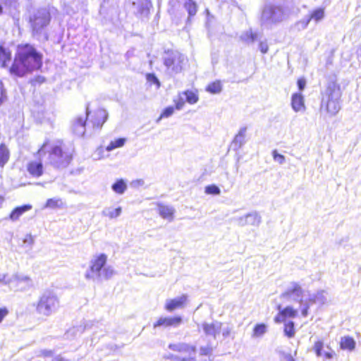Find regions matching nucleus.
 Segmentation results:
<instances>
[{
    "mask_svg": "<svg viewBox=\"0 0 361 361\" xmlns=\"http://www.w3.org/2000/svg\"><path fill=\"white\" fill-rule=\"evenodd\" d=\"M51 16L49 11L46 8H41L34 11L29 17L32 35L38 39L48 40L47 27L49 25Z\"/></svg>",
    "mask_w": 361,
    "mask_h": 361,
    "instance_id": "obj_5",
    "label": "nucleus"
},
{
    "mask_svg": "<svg viewBox=\"0 0 361 361\" xmlns=\"http://www.w3.org/2000/svg\"><path fill=\"white\" fill-rule=\"evenodd\" d=\"M356 343L353 338L350 336L341 337L340 347L342 350L353 351L355 348Z\"/></svg>",
    "mask_w": 361,
    "mask_h": 361,
    "instance_id": "obj_22",
    "label": "nucleus"
},
{
    "mask_svg": "<svg viewBox=\"0 0 361 361\" xmlns=\"http://www.w3.org/2000/svg\"><path fill=\"white\" fill-rule=\"evenodd\" d=\"M266 331L267 326L265 324H257L253 329L252 337H261L266 333Z\"/></svg>",
    "mask_w": 361,
    "mask_h": 361,
    "instance_id": "obj_35",
    "label": "nucleus"
},
{
    "mask_svg": "<svg viewBox=\"0 0 361 361\" xmlns=\"http://www.w3.org/2000/svg\"><path fill=\"white\" fill-rule=\"evenodd\" d=\"M158 211L159 215L162 218L169 219L170 221L173 220L175 209L172 207L164 204H159Z\"/></svg>",
    "mask_w": 361,
    "mask_h": 361,
    "instance_id": "obj_20",
    "label": "nucleus"
},
{
    "mask_svg": "<svg viewBox=\"0 0 361 361\" xmlns=\"http://www.w3.org/2000/svg\"><path fill=\"white\" fill-rule=\"evenodd\" d=\"M54 361H70V360L66 359L65 357H63L61 355H57L54 358Z\"/></svg>",
    "mask_w": 361,
    "mask_h": 361,
    "instance_id": "obj_61",
    "label": "nucleus"
},
{
    "mask_svg": "<svg viewBox=\"0 0 361 361\" xmlns=\"http://www.w3.org/2000/svg\"><path fill=\"white\" fill-rule=\"evenodd\" d=\"M176 103V109L178 110L182 109L185 104V98L183 97L182 93L179 94V97L178 99L174 100Z\"/></svg>",
    "mask_w": 361,
    "mask_h": 361,
    "instance_id": "obj_47",
    "label": "nucleus"
},
{
    "mask_svg": "<svg viewBox=\"0 0 361 361\" xmlns=\"http://www.w3.org/2000/svg\"><path fill=\"white\" fill-rule=\"evenodd\" d=\"M182 95L185 98V100L191 104H195L198 101L197 95L190 90L183 92Z\"/></svg>",
    "mask_w": 361,
    "mask_h": 361,
    "instance_id": "obj_33",
    "label": "nucleus"
},
{
    "mask_svg": "<svg viewBox=\"0 0 361 361\" xmlns=\"http://www.w3.org/2000/svg\"><path fill=\"white\" fill-rule=\"evenodd\" d=\"M47 142L44 143L43 145L40 147V149L37 151V154L38 156H41L42 153H44V150L46 147Z\"/></svg>",
    "mask_w": 361,
    "mask_h": 361,
    "instance_id": "obj_59",
    "label": "nucleus"
},
{
    "mask_svg": "<svg viewBox=\"0 0 361 361\" xmlns=\"http://www.w3.org/2000/svg\"><path fill=\"white\" fill-rule=\"evenodd\" d=\"M187 300V295H183L180 297L167 300L165 305V308L169 312H172L176 309L180 308L183 306Z\"/></svg>",
    "mask_w": 361,
    "mask_h": 361,
    "instance_id": "obj_16",
    "label": "nucleus"
},
{
    "mask_svg": "<svg viewBox=\"0 0 361 361\" xmlns=\"http://www.w3.org/2000/svg\"><path fill=\"white\" fill-rule=\"evenodd\" d=\"M23 243L32 247L35 243V239L31 234H27L23 239Z\"/></svg>",
    "mask_w": 361,
    "mask_h": 361,
    "instance_id": "obj_52",
    "label": "nucleus"
},
{
    "mask_svg": "<svg viewBox=\"0 0 361 361\" xmlns=\"http://www.w3.org/2000/svg\"><path fill=\"white\" fill-rule=\"evenodd\" d=\"M169 358L174 360V361H196L195 359L193 357H180L177 355H169Z\"/></svg>",
    "mask_w": 361,
    "mask_h": 361,
    "instance_id": "obj_45",
    "label": "nucleus"
},
{
    "mask_svg": "<svg viewBox=\"0 0 361 361\" xmlns=\"http://www.w3.org/2000/svg\"><path fill=\"white\" fill-rule=\"evenodd\" d=\"M89 104L86 106L85 116H79L76 118L72 123L73 132L78 136H83L85 133V124L87 116L90 114Z\"/></svg>",
    "mask_w": 361,
    "mask_h": 361,
    "instance_id": "obj_12",
    "label": "nucleus"
},
{
    "mask_svg": "<svg viewBox=\"0 0 361 361\" xmlns=\"http://www.w3.org/2000/svg\"><path fill=\"white\" fill-rule=\"evenodd\" d=\"M221 332H222V336L224 338H226L228 337H231L232 339H234L235 338V333L233 331V326L231 325H226V326L221 327Z\"/></svg>",
    "mask_w": 361,
    "mask_h": 361,
    "instance_id": "obj_37",
    "label": "nucleus"
},
{
    "mask_svg": "<svg viewBox=\"0 0 361 361\" xmlns=\"http://www.w3.org/2000/svg\"><path fill=\"white\" fill-rule=\"evenodd\" d=\"M310 302L313 303H319L321 305H324L327 301V298L326 296V293L324 290H320L317 293V294L310 296L309 299Z\"/></svg>",
    "mask_w": 361,
    "mask_h": 361,
    "instance_id": "obj_29",
    "label": "nucleus"
},
{
    "mask_svg": "<svg viewBox=\"0 0 361 361\" xmlns=\"http://www.w3.org/2000/svg\"><path fill=\"white\" fill-rule=\"evenodd\" d=\"M298 89L302 91L305 89L306 85V80L304 78H300L297 82Z\"/></svg>",
    "mask_w": 361,
    "mask_h": 361,
    "instance_id": "obj_55",
    "label": "nucleus"
},
{
    "mask_svg": "<svg viewBox=\"0 0 361 361\" xmlns=\"http://www.w3.org/2000/svg\"><path fill=\"white\" fill-rule=\"evenodd\" d=\"M59 300L56 294L50 290L44 291L39 298L36 311L38 314L49 317L56 312Z\"/></svg>",
    "mask_w": 361,
    "mask_h": 361,
    "instance_id": "obj_6",
    "label": "nucleus"
},
{
    "mask_svg": "<svg viewBox=\"0 0 361 361\" xmlns=\"http://www.w3.org/2000/svg\"><path fill=\"white\" fill-rule=\"evenodd\" d=\"M310 20H314L316 23L320 22L325 16L324 8H318L313 10L309 15H307Z\"/></svg>",
    "mask_w": 361,
    "mask_h": 361,
    "instance_id": "obj_25",
    "label": "nucleus"
},
{
    "mask_svg": "<svg viewBox=\"0 0 361 361\" xmlns=\"http://www.w3.org/2000/svg\"><path fill=\"white\" fill-rule=\"evenodd\" d=\"M71 154L60 145L51 147L49 154V160L51 165L56 168H66L71 163Z\"/></svg>",
    "mask_w": 361,
    "mask_h": 361,
    "instance_id": "obj_7",
    "label": "nucleus"
},
{
    "mask_svg": "<svg viewBox=\"0 0 361 361\" xmlns=\"http://www.w3.org/2000/svg\"><path fill=\"white\" fill-rule=\"evenodd\" d=\"M11 61V53L0 46V66L6 67L7 62Z\"/></svg>",
    "mask_w": 361,
    "mask_h": 361,
    "instance_id": "obj_30",
    "label": "nucleus"
},
{
    "mask_svg": "<svg viewBox=\"0 0 361 361\" xmlns=\"http://www.w3.org/2000/svg\"><path fill=\"white\" fill-rule=\"evenodd\" d=\"M185 58L177 51L166 53L164 56V64L170 75H176L181 72Z\"/></svg>",
    "mask_w": 361,
    "mask_h": 361,
    "instance_id": "obj_8",
    "label": "nucleus"
},
{
    "mask_svg": "<svg viewBox=\"0 0 361 361\" xmlns=\"http://www.w3.org/2000/svg\"><path fill=\"white\" fill-rule=\"evenodd\" d=\"M212 348L209 346L207 347H201L200 349V353L201 355H208L211 354Z\"/></svg>",
    "mask_w": 361,
    "mask_h": 361,
    "instance_id": "obj_54",
    "label": "nucleus"
},
{
    "mask_svg": "<svg viewBox=\"0 0 361 361\" xmlns=\"http://www.w3.org/2000/svg\"><path fill=\"white\" fill-rule=\"evenodd\" d=\"M309 305H306L305 307L302 310V314L303 317H307L308 314Z\"/></svg>",
    "mask_w": 361,
    "mask_h": 361,
    "instance_id": "obj_58",
    "label": "nucleus"
},
{
    "mask_svg": "<svg viewBox=\"0 0 361 361\" xmlns=\"http://www.w3.org/2000/svg\"><path fill=\"white\" fill-rule=\"evenodd\" d=\"M284 333L288 338H292L295 335L294 322H288L285 324Z\"/></svg>",
    "mask_w": 361,
    "mask_h": 361,
    "instance_id": "obj_38",
    "label": "nucleus"
},
{
    "mask_svg": "<svg viewBox=\"0 0 361 361\" xmlns=\"http://www.w3.org/2000/svg\"><path fill=\"white\" fill-rule=\"evenodd\" d=\"M97 118L92 121L94 127L102 128L108 118V113L105 109H98L96 111Z\"/></svg>",
    "mask_w": 361,
    "mask_h": 361,
    "instance_id": "obj_21",
    "label": "nucleus"
},
{
    "mask_svg": "<svg viewBox=\"0 0 361 361\" xmlns=\"http://www.w3.org/2000/svg\"><path fill=\"white\" fill-rule=\"evenodd\" d=\"M111 189L116 193L123 195L127 190V184L123 179H119L111 185Z\"/></svg>",
    "mask_w": 361,
    "mask_h": 361,
    "instance_id": "obj_27",
    "label": "nucleus"
},
{
    "mask_svg": "<svg viewBox=\"0 0 361 361\" xmlns=\"http://www.w3.org/2000/svg\"><path fill=\"white\" fill-rule=\"evenodd\" d=\"M235 221L240 226H245L248 225L247 215L238 217L235 219Z\"/></svg>",
    "mask_w": 361,
    "mask_h": 361,
    "instance_id": "obj_49",
    "label": "nucleus"
},
{
    "mask_svg": "<svg viewBox=\"0 0 361 361\" xmlns=\"http://www.w3.org/2000/svg\"><path fill=\"white\" fill-rule=\"evenodd\" d=\"M286 360H287V361H295V359L290 355H288L286 357Z\"/></svg>",
    "mask_w": 361,
    "mask_h": 361,
    "instance_id": "obj_62",
    "label": "nucleus"
},
{
    "mask_svg": "<svg viewBox=\"0 0 361 361\" xmlns=\"http://www.w3.org/2000/svg\"><path fill=\"white\" fill-rule=\"evenodd\" d=\"M9 159V152L4 145H0V167H3Z\"/></svg>",
    "mask_w": 361,
    "mask_h": 361,
    "instance_id": "obj_31",
    "label": "nucleus"
},
{
    "mask_svg": "<svg viewBox=\"0 0 361 361\" xmlns=\"http://www.w3.org/2000/svg\"><path fill=\"white\" fill-rule=\"evenodd\" d=\"M246 131V127H243L239 130L231 145L233 150L238 151L245 143Z\"/></svg>",
    "mask_w": 361,
    "mask_h": 361,
    "instance_id": "obj_15",
    "label": "nucleus"
},
{
    "mask_svg": "<svg viewBox=\"0 0 361 361\" xmlns=\"http://www.w3.org/2000/svg\"><path fill=\"white\" fill-rule=\"evenodd\" d=\"M147 80L149 82H151L152 83L157 84L158 87L160 86V82L158 80V78L156 77V75L153 73H148L147 75Z\"/></svg>",
    "mask_w": 361,
    "mask_h": 361,
    "instance_id": "obj_51",
    "label": "nucleus"
},
{
    "mask_svg": "<svg viewBox=\"0 0 361 361\" xmlns=\"http://www.w3.org/2000/svg\"><path fill=\"white\" fill-rule=\"evenodd\" d=\"M182 322V319L180 317H161L158 319L157 323L154 324V327L157 326H178Z\"/></svg>",
    "mask_w": 361,
    "mask_h": 361,
    "instance_id": "obj_17",
    "label": "nucleus"
},
{
    "mask_svg": "<svg viewBox=\"0 0 361 361\" xmlns=\"http://www.w3.org/2000/svg\"><path fill=\"white\" fill-rule=\"evenodd\" d=\"M61 202L59 199L51 198L47 200L45 207L47 208H56L59 206V202Z\"/></svg>",
    "mask_w": 361,
    "mask_h": 361,
    "instance_id": "obj_42",
    "label": "nucleus"
},
{
    "mask_svg": "<svg viewBox=\"0 0 361 361\" xmlns=\"http://www.w3.org/2000/svg\"><path fill=\"white\" fill-rule=\"evenodd\" d=\"M281 306H278V310H279V313L275 317L274 321L276 323L283 322L285 319L283 314H282V312L281 311Z\"/></svg>",
    "mask_w": 361,
    "mask_h": 361,
    "instance_id": "obj_53",
    "label": "nucleus"
},
{
    "mask_svg": "<svg viewBox=\"0 0 361 361\" xmlns=\"http://www.w3.org/2000/svg\"><path fill=\"white\" fill-rule=\"evenodd\" d=\"M184 6L188 13L189 18L196 14L197 11V5L194 1L188 0L185 3Z\"/></svg>",
    "mask_w": 361,
    "mask_h": 361,
    "instance_id": "obj_32",
    "label": "nucleus"
},
{
    "mask_svg": "<svg viewBox=\"0 0 361 361\" xmlns=\"http://www.w3.org/2000/svg\"><path fill=\"white\" fill-rule=\"evenodd\" d=\"M42 64V56L32 45H20L10 72L13 75L22 77L28 72L39 68Z\"/></svg>",
    "mask_w": 361,
    "mask_h": 361,
    "instance_id": "obj_1",
    "label": "nucleus"
},
{
    "mask_svg": "<svg viewBox=\"0 0 361 361\" xmlns=\"http://www.w3.org/2000/svg\"><path fill=\"white\" fill-rule=\"evenodd\" d=\"M86 329V326L79 325L69 329L66 333V336L67 338H74L80 336Z\"/></svg>",
    "mask_w": 361,
    "mask_h": 361,
    "instance_id": "obj_26",
    "label": "nucleus"
},
{
    "mask_svg": "<svg viewBox=\"0 0 361 361\" xmlns=\"http://www.w3.org/2000/svg\"><path fill=\"white\" fill-rule=\"evenodd\" d=\"M304 290L296 282H292L290 287L281 295V298H290L293 300L302 302Z\"/></svg>",
    "mask_w": 361,
    "mask_h": 361,
    "instance_id": "obj_10",
    "label": "nucleus"
},
{
    "mask_svg": "<svg viewBox=\"0 0 361 361\" xmlns=\"http://www.w3.org/2000/svg\"><path fill=\"white\" fill-rule=\"evenodd\" d=\"M310 23V18H308L307 16H305L302 19L298 21L295 24V27L298 30H305L307 27V25H309Z\"/></svg>",
    "mask_w": 361,
    "mask_h": 361,
    "instance_id": "obj_39",
    "label": "nucleus"
},
{
    "mask_svg": "<svg viewBox=\"0 0 361 361\" xmlns=\"http://www.w3.org/2000/svg\"><path fill=\"white\" fill-rule=\"evenodd\" d=\"M257 37V34L256 32H253L251 29H249L245 32H243L240 36V39L247 44L253 43Z\"/></svg>",
    "mask_w": 361,
    "mask_h": 361,
    "instance_id": "obj_24",
    "label": "nucleus"
},
{
    "mask_svg": "<svg viewBox=\"0 0 361 361\" xmlns=\"http://www.w3.org/2000/svg\"><path fill=\"white\" fill-rule=\"evenodd\" d=\"M32 209V205L24 204L20 207H16L10 214L9 219L12 221H16L26 212Z\"/></svg>",
    "mask_w": 361,
    "mask_h": 361,
    "instance_id": "obj_19",
    "label": "nucleus"
},
{
    "mask_svg": "<svg viewBox=\"0 0 361 361\" xmlns=\"http://www.w3.org/2000/svg\"><path fill=\"white\" fill-rule=\"evenodd\" d=\"M106 262L107 256L105 254L93 256L90 262V267L85 274V279L97 283L110 279L115 274V271L111 266L106 265Z\"/></svg>",
    "mask_w": 361,
    "mask_h": 361,
    "instance_id": "obj_2",
    "label": "nucleus"
},
{
    "mask_svg": "<svg viewBox=\"0 0 361 361\" xmlns=\"http://www.w3.org/2000/svg\"><path fill=\"white\" fill-rule=\"evenodd\" d=\"M248 225L258 226L262 222V217L257 212H252L246 214Z\"/></svg>",
    "mask_w": 361,
    "mask_h": 361,
    "instance_id": "obj_28",
    "label": "nucleus"
},
{
    "mask_svg": "<svg viewBox=\"0 0 361 361\" xmlns=\"http://www.w3.org/2000/svg\"><path fill=\"white\" fill-rule=\"evenodd\" d=\"M169 348L173 351L178 352L182 354L188 353L189 355H190L191 353L195 354L196 351V348L195 346L190 345L185 343L169 344Z\"/></svg>",
    "mask_w": 361,
    "mask_h": 361,
    "instance_id": "obj_14",
    "label": "nucleus"
},
{
    "mask_svg": "<svg viewBox=\"0 0 361 361\" xmlns=\"http://www.w3.org/2000/svg\"><path fill=\"white\" fill-rule=\"evenodd\" d=\"M282 312V314H283L284 317H295L297 314V310H294L292 307L288 306L283 310H281Z\"/></svg>",
    "mask_w": 361,
    "mask_h": 361,
    "instance_id": "obj_41",
    "label": "nucleus"
},
{
    "mask_svg": "<svg viewBox=\"0 0 361 361\" xmlns=\"http://www.w3.org/2000/svg\"><path fill=\"white\" fill-rule=\"evenodd\" d=\"M10 276H7L4 274H0V282L3 283L4 285H6V281H7V279Z\"/></svg>",
    "mask_w": 361,
    "mask_h": 361,
    "instance_id": "obj_57",
    "label": "nucleus"
},
{
    "mask_svg": "<svg viewBox=\"0 0 361 361\" xmlns=\"http://www.w3.org/2000/svg\"><path fill=\"white\" fill-rule=\"evenodd\" d=\"M272 154L273 159L275 161L280 164H283L285 162V157L281 154H279L276 150H274Z\"/></svg>",
    "mask_w": 361,
    "mask_h": 361,
    "instance_id": "obj_43",
    "label": "nucleus"
},
{
    "mask_svg": "<svg viewBox=\"0 0 361 361\" xmlns=\"http://www.w3.org/2000/svg\"><path fill=\"white\" fill-rule=\"evenodd\" d=\"M324 346V343L322 341H318L314 343V350L317 356L320 357L322 355V350Z\"/></svg>",
    "mask_w": 361,
    "mask_h": 361,
    "instance_id": "obj_44",
    "label": "nucleus"
},
{
    "mask_svg": "<svg viewBox=\"0 0 361 361\" xmlns=\"http://www.w3.org/2000/svg\"><path fill=\"white\" fill-rule=\"evenodd\" d=\"M291 106L296 111H301L305 109L304 97L301 93H294L291 97Z\"/></svg>",
    "mask_w": 361,
    "mask_h": 361,
    "instance_id": "obj_18",
    "label": "nucleus"
},
{
    "mask_svg": "<svg viewBox=\"0 0 361 361\" xmlns=\"http://www.w3.org/2000/svg\"><path fill=\"white\" fill-rule=\"evenodd\" d=\"M122 212V208L118 207L117 208H114L111 207H105L102 212V214L104 216H107L109 219H115L118 217Z\"/></svg>",
    "mask_w": 361,
    "mask_h": 361,
    "instance_id": "obj_23",
    "label": "nucleus"
},
{
    "mask_svg": "<svg viewBox=\"0 0 361 361\" xmlns=\"http://www.w3.org/2000/svg\"><path fill=\"white\" fill-rule=\"evenodd\" d=\"M126 142L125 138H118L114 141H111L109 145L106 147L107 151H111L116 148L123 147Z\"/></svg>",
    "mask_w": 361,
    "mask_h": 361,
    "instance_id": "obj_36",
    "label": "nucleus"
},
{
    "mask_svg": "<svg viewBox=\"0 0 361 361\" xmlns=\"http://www.w3.org/2000/svg\"><path fill=\"white\" fill-rule=\"evenodd\" d=\"M27 170L30 176L38 178L43 174V164L42 161L35 160L30 161L27 165Z\"/></svg>",
    "mask_w": 361,
    "mask_h": 361,
    "instance_id": "obj_13",
    "label": "nucleus"
},
{
    "mask_svg": "<svg viewBox=\"0 0 361 361\" xmlns=\"http://www.w3.org/2000/svg\"><path fill=\"white\" fill-rule=\"evenodd\" d=\"M2 13V6L0 5V13Z\"/></svg>",
    "mask_w": 361,
    "mask_h": 361,
    "instance_id": "obj_64",
    "label": "nucleus"
},
{
    "mask_svg": "<svg viewBox=\"0 0 361 361\" xmlns=\"http://www.w3.org/2000/svg\"><path fill=\"white\" fill-rule=\"evenodd\" d=\"M358 51H360L358 54L361 56V47H360Z\"/></svg>",
    "mask_w": 361,
    "mask_h": 361,
    "instance_id": "obj_63",
    "label": "nucleus"
},
{
    "mask_svg": "<svg viewBox=\"0 0 361 361\" xmlns=\"http://www.w3.org/2000/svg\"><path fill=\"white\" fill-rule=\"evenodd\" d=\"M334 355V351H331V352H325L324 353V356L326 357V358L327 359H331L333 358Z\"/></svg>",
    "mask_w": 361,
    "mask_h": 361,
    "instance_id": "obj_60",
    "label": "nucleus"
},
{
    "mask_svg": "<svg viewBox=\"0 0 361 361\" xmlns=\"http://www.w3.org/2000/svg\"><path fill=\"white\" fill-rule=\"evenodd\" d=\"M259 49L262 54H267L268 52L269 46L266 40L259 42Z\"/></svg>",
    "mask_w": 361,
    "mask_h": 361,
    "instance_id": "obj_50",
    "label": "nucleus"
},
{
    "mask_svg": "<svg viewBox=\"0 0 361 361\" xmlns=\"http://www.w3.org/2000/svg\"><path fill=\"white\" fill-rule=\"evenodd\" d=\"M8 314V310L6 307L0 308V323L4 318Z\"/></svg>",
    "mask_w": 361,
    "mask_h": 361,
    "instance_id": "obj_56",
    "label": "nucleus"
},
{
    "mask_svg": "<svg viewBox=\"0 0 361 361\" xmlns=\"http://www.w3.org/2000/svg\"><path fill=\"white\" fill-rule=\"evenodd\" d=\"M6 285L13 291H26L32 286V281L28 276L17 273L7 279Z\"/></svg>",
    "mask_w": 361,
    "mask_h": 361,
    "instance_id": "obj_9",
    "label": "nucleus"
},
{
    "mask_svg": "<svg viewBox=\"0 0 361 361\" xmlns=\"http://www.w3.org/2000/svg\"><path fill=\"white\" fill-rule=\"evenodd\" d=\"M290 14L288 6L281 4L266 3L261 11L260 24L262 26L271 27L286 20Z\"/></svg>",
    "mask_w": 361,
    "mask_h": 361,
    "instance_id": "obj_3",
    "label": "nucleus"
},
{
    "mask_svg": "<svg viewBox=\"0 0 361 361\" xmlns=\"http://www.w3.org/2000/svg\"><path fill=\"white\" fill-rule=\"evenodd\" d=\"M54 354V352L51 350L42 349L38 352L37 356L43 357H52Z\"/></svg>",
    "mask_w": 361,
    "mask_h": 361,
    "instance_id": "obj_46",
    "label": "nucleus"
},
{
    "mask_svg": "<svg viewBox=\"0 0 361 361\" xmlns=\"http://www.w3.org/2000/svg\"><path fill=\"white\" fill-rule=\"evenodd\" d=\"M205 193L209 195H220L221 190L216 185H209L205 187Z\"/></svg>",
    "mask_w": 361,
    "mask_h": 361,
    "instance_id": "obj_40",
    "label": "nucleus"
},
{
    "mask_svg": "<svg viewBox=\"0 0 361 361\" xmlns=\"http://www.w3.org/2000/svg\"><path fill=\"white\" fill-rule=\"evenodd\" d=\"M341 96L339 85L335 82H329L321 101V113L324 112L329 117L336 115L341 109Z\"/></svg>",
    "mask_w": 361,
    "mask_h": 361,
    "instance_id": "obj_4",
    "label": "nucleus"
},
{
    "mask_svg": "<svg viewBox=\"0 0 361 361\" xmlns=\"http://www.w3.org/2000/svg\"><path fill=\"white\" fill-rule=\"evenodd\" d=\"M222 86L220 81H215L207 87V91L212 94H218L221 92Z\"/></svg>",
    "mask_w": 361,
    "mask_h": 361,
    "instance_id": "obj_34",
    "label": "nucleus"
},
{
    "mask_svg": "<svg viewBox=\"0 0 361 361\" xmlns=\"http://www.w3.org/2000/svg\"><path fill=\"white\" fill-rule=\"evenodd\" d=\"M223 324L219 321H213L212 322H203L202 328L207 336H210L214 339L216 338L217 335L221 332Z\"/></svg>",
    "mask_w": 361,
    "mask_h": 361,
    "instance_id": "obj_11",
    "label": "nucleus"
},
{
    "mask_svg": "<svg viewBox=\"0 0 361 361\" xmlns=\"http://www.w3.org/2000/svg\"><path fill=\"white\" fill-rule=\"evenodd\" d=\"M173 111H174V108L173 106H168V107H166L164 110L162 114H161V116L158 119V121H159L162 117L168 118V117L171 116L173 114Z\"/></svg>",
    "mask_w": 361,
    "mask_h": 361,
    "instance_id": "obj_48",
    "label": "nucleus"
}]
</instances>
